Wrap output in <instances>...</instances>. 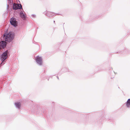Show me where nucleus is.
Instances as JSON below:
<instances>
[{
    "instance_id": "obj_1",
    "label": "nucleus",
    "mask_w": 130,
    "mask_h": 130,
    "mask_svg": "<svg viewBox=\"0 0 130 130\" xmlns=\"http://www.w3.org/2000/svg\"><path fill=\"white\" fill-rule=\"evenodd\" d=\"M14 36V34L13 33L10 32L7 33V32L6 31L4 34L3 38L5 37V41L9 43L13 40Z\"/></svg>"
},
{
    "instance_id": "obj_2",
    "label": "nucleus",
    "mask_w": 130,
    "mask_h": 130,
    "mask_svg": "<svg viewBox=\"0 0 130 130\" xmlns=\"http://www.w3.org/2000/svg\"><path fill=\"white\" fill-rule=\"evenodd\" d=\"M8 51L7 50L4 52L1 55L0 59L2 61V62L0 64V67L1 66L4 64V62H6L5 60L7 58L8 55Z\"/></svg>"
},
{
    "instance_id": "obj_3",
    "label": "nucleus",
    "mask_w": 130,
    "mask_h": 130,
    "mask_svg": "<svg viewBox=\"0 0 130 130\" xmlns=\"http://www.w3.org/2000/svg\"><path fill=\"white\" fill-rule=\"evenodd\" d=\"M38 65L41 66L42 64V59L41 56H37L35 59Z\"/></svg>"
},
{
    "instance_id": "obj_4",
    "label": "nucleus",
    "mask_w": 130,
    "mask_h": 130,
    "mask_svg": "<svg viewBox=\"0 0 130 130\" xmlns=\"http://www.w3.org/2000/svg\"><path fill=\"white\" fill-rule=\"evenodd\" d=\"M10 23L12 25L15 27L17 26V25L18 22L15 18H11L10 20Z\"/></svg>"
},
{
    "instance_id": "obj_5",
    "label": "nucleus",
    "mask_w": 130,
    "mask_h": 130,
    "mask_svg": "<svg viewBox=\"0 0 130 130\" xmlns=\"http://www.w3.org/2000/svg\"><path fill=\"white\" fill-rule=\"evenodd\" d=\"M53 12L48 11H46L44 12L43 13L46 15L48 17L50 18L53 17L54 15L53 14Z\"/></svg>"
},
{
    "instance_id": "obj_6",
    "label": "nucleus",
    "mask_w": 130,
    "mask_h": 130,
    "mask_svg": "<svg viewBox=\"0 0 130 130\" xmlns=\"http://www.w3.org/2000/svg\"><path fill=\"white\" fill-rule=\"evenodd\" d=\"M23 11H21L20 13V15L21 18L23 20H25L26 19V16L24 14Z\"/></svg>"
},
{
    "instance_id": "obj_7",
    "label": "nucleus",
    "mask_w": 130,
    "mask_h": 130,
    "mask_svg": "<svg viewBox=\"0 0 130 130\" xmlns=\"http://www.w3.org/2000/svg\"><path fill=\"white\" fill-rule=\"evenodd\" d=\"M1 46L2 48H4L6 46V42L5 41H2L1 42Z\"/></svg>"
},
{
    "instance_id": "obj_8",
    "label": "nucleus",
    "mask_w": 130,
    "mask_h": 130,
    "mask_svg": "<svg viewBox=\"0 0 130 130\" xmlns=\"http://www.w3.org/2000/svg\"><path fill=\"white\" fill-rule=\"evenodd\" d=\"M14 105L17 108H18L19 109L20 108L21 104L20 103H15Z\"/></svg>"
},
{
    "instance_id": "obj_9",
    "label": "nucleus",
    "mask_w": 130,
    "mask_h": 130,
    "mask_svg": "<svg viewBox=\"0 0 130 130\" xmlns=\"http://www.w3.org/2000/svg\"><path fill=\"white\" fill-rule=\"evenodd\" d=\"M17 9H22V10L23 11V12H24V11L23 9L22 8V6L21 4H17Z\"/></svg>"
},
{
    "instance_id": "obj_10",
    "label": "nucleus",
    "mask_w": 130,
    "mask_h": 130,
    "mask_svg": "<svg viewBox=\"0 0 130 130\" xmlns=\"http://www.w3.org/2000/svg\"><path fill=\"white\" fill-rule=\"evenodd\" d=\"M126 106L127 107H130V99H128L126 102Z\"/></svg>"
},
{
    "instance_id": "obj_11",
    "label": "nucleus",
    "mask_w": 130,
    "mask_h": 130,
    "mask_svg": "<svg viewBox=\"0 0 130 130\" xmlns=\"http://www.w3.org/2000/svg\"><path fill=\"white\" fill-rule=\"evenodd\" d=\"M61 70L64 72H67L68 71V69L66 67H64Z\"/></svg>"
},
{
    "instance_id": "obj_12",
    "label": "nucleus",
    "mask_w": 130,
    "mask_h": 130,
    "mask_svg": "<svg viewBox=\"0 0 130 130\" xmlns=\"http://www.w3.org/2000/svg\"><path fill=\"white\" fill-rule=\"evenodd\" d=\"M13 9L14 10H17V4H16L15 3L13 4Z\"/></svg>"
},
{
    "instance_id": "obj_13",
    "label": "nucleus",
    "mask_w": 130,
    "mask_h": 130,
    "mask_svg": "<svg viewBox=\"0 0 130 130\" xmlns=\"http://www.w3.org/2000/svg\"><path fill=\"white\" fill-rule=\"evenodd\" d=\"M94 16L93 15L90 16L89 17V19L90 20H92L94 19Z\"/></svg>"
},
{
    "instance_id": "obj_14",
    "label": "nucleus",
    "mask_w": 130,
    "mask_h": 130,
    "mask_svg": "<svg viewBox=\"0 0 130 130\" xmlns=\"http://www.w3.org/2000/svg\"><path fill=\"white\" fill-rule=\"evenodd\" d=\"M8 2L11 5V4H13V1L12 0H8Z\"/></svg>"
},
{
    "instance_id": "obj_15",
    "label": "nucleus",
    "mask_w": 130,
    "mask_h": 130,
    "mask_svg": "<svg viewBox=\"0 0 130 130\" xmlns=\"http://www.w3.org/2000/svg\"><path fill=\"white\" fill-rule=\"evenodd\" d=\"M129 52V51L127 49L125 50L124 51V52H125L124 53L125 54H127Z\"/></svg>"
},
{
    "instance_id": "obj_16",
    "label": "nucleus",
    "mask_w": 130,
    "mask_h": 130,
    "mask_svg": "<svg viewBox=\"0 0 130 130\" xmlns=\"http://www.w3.org/2000/svg\"><path fill=\"white\" fill-rule=\"evenodd\" d=\"M31 17L32 18H36V15L35 14H32L31 15Z\"/></svg>"
},
{
    "instance_id": "obj_17",
    "label": "nucleus",
    "mask_w": 130,
    "mask_h": 130,
    "mask_svg": "<svg viewBox=\"0 0 130 130\" xmlns=\"http://www.w3.org/2000/svg\"><path fill=\"white\" fill-rule=\"evenodd\" d=\"M53 14H55V15H60V14H58V13H54V12L53 13Z\"/></svg>"
},
{
    "instance_id": "obj_18",
    "label": "nucleus",
    "mask_w": 130,
    "mask_h": 130,
    "mask_svg": "<svg viewBox=\"0 0 130 130\" xmlns=\"http://www.w3.org/2000/svg\"><path fill=\"white\" fill-rule=\"evenodd\" d=\"M2 47L1 46V42H0V50H1L2 49Z\"/></svg>"
},
{
    "instance_id": "obj_19",
    "label": "nucleus",
    "mask_w": 130,
    "mask_h": 130,
    "mask_svg": "<svg viewBox=\"0 0 130 130\" xmlns=\"http://www.w3.org/2000/svg\"><path fill=\"white\" fill-rule=\"evenodd\" d=\"M7 8H8L9 7V5H7Z\"/></svg>"
},
{
    "instance_id": "obj_20",
    "label": "nucleus",
    "mask_w": 130,
    "mask_h": 130,
    "mask_svg": "<svg viewBox=\"0 0 130 130\" xmlns=\"http://www.w3.org/2000/svg\"><path fill=\"white\" fill-rule=\"evenodd\" d=\"M53 22H54V24H55V21H54Z\"/></svg>"
},
{
    "instance_id": "obj_21",
    "label": "nucleus",
    "mask_w": 130,
    "mask_h": 130,
    "mask_svg": "<svg viewBox=\"0 0 130 130\" xmlns=\"http://www.w3.org/2000/svg\"><path fill=\"white\" fill-rule=\"evenodd\" d=\"M57 78L58 79H59V77L58 76H57Z\"/></svg>"
}]
</instances>
